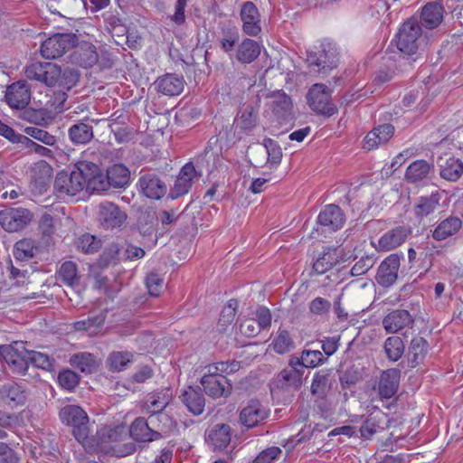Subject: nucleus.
<instances>
[{"instance_id":"1","label":"nucleus","mask_w":463,"mask_h":463,"mask_svg":"<svg viewBox=\"0 0 463 463\" xmlns=\"http://www.w3.org/2000/svg\"><path fill=\"white\" fill-rule=\"evenodd\" d=\"M90 169L87 163L80 161L75 165V168L70 174L67 172L58 173L53 186L59 196H74L81 192L86 185L84 171L88 172Z\"/></svg>"},{"instance_id":"2","label":"nucleus","mask_w":463,"mask_h":463,"mask_svg":"<svg viewBox=\"0 0 463 463\" xmlns=\"http://www.w3.org/2000/svg\"><path fill=\"white\" fill-rule=\"evenodd\" d=\"M61 422L71 428L74 438L83 444L89 435V416L80 406L69 404L62 407L59 412Z\"/></svg>"},{"instance_id":"3","label":"nucleus","mask_w":463,"mask_h":463,"mask_svg":"<svg viewBox=\"0 0 463 463\" xmlns=\"http://www.w3.org/2000/svg\"><path fill=\"white\" fill-rule=\"evenodd\" d=\"M338 62L337 53L330 43H322L317 51H308L307 63L311 73L326 76Z\"/></svg>"},{"instance_id":"4","label":"nucleus","mask_w":463,"mask_h":463,"mask_svg":"<svg viewBox=\"0 0 463 463\" xmlns=\"http://www.w3.org/2000/svg\"><path fill=\"white\" fill-rule=\"evenodd\" d=\"M307 104L317 114L330 117L337 111L331 101V90L323 83L313 84L307 94Z\"/></svg>"},{"instance_id":"5","label":"nucleus","mask_w":463,"mask_h":463,"mask_svg":"<svg viewBox=\"0 0 463 463\" xmlns=\"http://www.w3.org/2000/svg\"><path fill=\"white\" fill-rule=\"evenodd\" d=\"M421 36V26L414 17L403 23L397 34V47L404 54L416 53Z\"/></svg>"},{"instance_id":"6","label":"nucleus","mask_w":463,"mask_h":463,"mask_svg":"<svg viewBox=\"0 0 463 463\" xmlns=\"http://www.w3.org/2000/svg\"><path fill=\"white\" fill-rule=\"evenodd\" d=\"M77 36L72 33H55L41 45V54L48 60L58 59L75 47Z\"/></svg>"},{"instance_id":"7","label":"nucleus","mask_w":463,"mask_h":463,"mask_svg":"<svg viewBox=\"0 0 463 463\" xmlns=\"http://www.w3.org/2000/svg\"><path fill=\"white\" fill-rule=\"evenodd\" d=\"M33 220V213L25 208H6L0 211V225L8 232L24 229Z\"/></svg>"},{"instance_id":"8","label":"nucleus","mask_w":463,"mask_h":463,"mask_svg":"<svg viewBox=\"0 0 463 463\" xmlns=\"http://www.w3.org/2000/svg\"><path fill=\"white\" fill-rule=\"evenodd\" d=\"M98 221L106 230L118 229L126 222L128 215L120 207L111 202H103L99 204Z\"/></svg>"},{"instance_id":"9","label":"nucleus","mask_w":463,"mask_h":463,"mask_svg":"<svg viewBox=\"0 0 463 463\" xmlns=\"http://www.w3.org/2000/svg\"><path fill=\"white\" fill-rule=\"evenodd\" d=\"M25 76L29 80L41 81L54 87L60 76V67L52 62H34L25 68Z\"/></svg>"},{"instance_id":"10","label":"nucleus","mask_w":463,"mask_h":463,"mask_svg":"<svg viewBox=\"0 0 463 463\" xmlns=\"http://www.w3.org/2000/svg\"><path fill=\"white\" fill-rule=\"evenodd\" d=\"M201 384L205 393L213 398L228 397L232 391V385L230 381L221 373H205L201 379Z\"/></svg>"},{"instance_id":"11","label":"nucleus","mask_w":463,"mask_h":463,"mask_svg":"<svg viewBox=\"0 0 463 463\" xmlns=\"http://www.w3.org/2000/svg\"><path fill=\"white\" fill-rule=\"evenodd\" d=\"M304 373L298 369L284 368L274 379L271 386V394H279L282 391H298L303 383Z\"/></svg>"},{"instance_id":"12","label":"nucleus","mask_w":463,"mask_h":463,"mask_svg":"<svg viewBox=\"0 0 463 463\" xmlns=\"http://www.w3.org/2000/svg\"><path fill=\"white\" fill-rule=\"evenodd\" d=\"M345 222L343 210L336 204H328L319 213L317 225L322 232H336Z\"/></svg>"},{"instance_id":"13","label":"nucleus","mask_w":463,"mask_h":463,"mask_svg":"<svg viewBox=\"0 0 463 463\" xmlns=\"http://www.w3.org/2000/svg\"><path fill=\"white\" fill-rule=\"evenodd\" d=\"M200 175L197 174L193 163L185 164L180 170L174 186L170 190V196L176 199L186 194L192 188L194 183L198 181Z\"/></svg>"},{"instance_id":"14","label":"nucleus","mask_w":463,"mask_h":463,"mask_svg":"<svg viewBox=\"0 0 463 463\" xmlns=\"http://www.w3.org/2000/svg\"><path fill=\"white\" fill-rule=\"evenodd\" d=\"M401 264V256L397 253H392L386 257L380 264L375 279L377 283L388 288L392 286L398 278V270Z\"/></svg>"},{"instance_id":"15","label":"nucleus","mask_w":463,"mask_h":463,"mask_svg":"<svg viewBox=\"0 0 463 463\" xmlns=\"http://www.w3.org/2000/svg\"><path fill=\"white\" fill-rule=\"evenodd\" d=\"M5 102L12 108L23 109L31 100V90L24 80H18L6 88L5 94Z\"/></svg>"},{"instance_id":"16","label":"nucleus","mask_w":463,"mask_h":463,"mask_svg":"<svg viewBox=\"0 0 463 463\" xmlns=\"http://www.w3.org/2000/svg\"><path fill=\"white\" fill-rule=\"evenodd\" d=\"M411 233L410 226H396L385 233H383L378 240L375 246L377 250L389 251L401 246Z\"/></svg>"},{"instance_id":"17","label":"nucleus","mask_w":463,"mask_h":463,"mask_svg":"<svg viewBox=\"0 0 463 463\" xmlns=\"http://www.w3.org/2000/svg\"><path fill=\"white\" fill-rule=\"evenodd\" d=\"M99 120L85 118L72 124L68 129L70 141L74 146H85L94 138L93 123L97 124Z\"/></svg>"},{"instance_id":"18","label":"nucleus","mask_w":463,"mask_h":463,"mask_svg":"<svg viewBox=\"0 0 463 463\" xmlns=\"http://www.w3.org/2000/svg\"><path fill=\"white\" fill-rule=\"evenodd\" d=\"M27 400L26 389L14 382H9L0 386V403L9 408L24 405Z\"/></svg>"},{"instance_id":"19","label":"nucleus","mask_w":463,"mask_h":463,"mask_svg":"<svg viewBox=\"0 0 463 463\" xmlns=\"http://www.w3.org/2000/svg\"><path fill=\"white\" fill-rule=\"evenodd\" d=\"M437 165L440 177L447 181L456 182L463 175L462 160L449 154L439 156Z\"/></svg>"},{"instance_id":"20","label":"nucleus","mask_w":463,"mask_h":463,"mask_svg":"<svg viewBox=\"0 0 463 463\" xmlns=\"http://www.w3.org/2000/svg\"><path fill=\"white\" fill-rule=\"evenodd\" d=\"M141 193L150 199L158 200L166 193V185L158 175L153 173L142 175L138 180Z\"/></svg>"},{"instance_id":"21","label":"nucleus","mask_w":463,"mask_h":463,"mask_svg":"<svg viewBox=\"0 0 463 463\" xmlns=\"http://www.w3.org/2000/svg\"><path fill=\"white\" fill-rule=\"evenodd\" d=\"M268 416L269 411L259 401L252 400L241 411L240 422L247 428H253Z\"/></svg>"},{"instance_id":"22","label":"nucleus","mask_w":463,"mask_h":463,"mask_svg":"<svg viewBox=\"0 0 463 463\" xmlns=\"http://www.w3.org/2000/svg\"><path fill=\"white\" fill-rule=\"evenodd\" d=\"M401 371L391 368L383 371L378 382V393L382 400L390 399L395 395L400 383Z\"/></svg>"},{"instance_id":"23","label":"nucleus","mask_w":463,"mask_h":463,"mask_svg":"<svg viewBox=\"0 0 463 463\" xmlns=\"http://www.w3.org/2000/svg\"><path fill=\"white\" fill-rule=\"evenodd\" d=\"M241 17L243 22V32L250 36L258 35L260 31V18L257 6L252 2H245L241 9Z\"/></svg>"},{"instance_id":"24","label":"nucleus","mask_w":463,"mask_h":463,"mask_svg":"<svg viewBox=\"0 0 463 463\" xmlns=\"http://www.w3.org/2000/svg\"><path fill=\"white\" fill-rule=\"evenodd\" d=\"M184 84V77L174 73H166L157 78L154 83L157 92L169 97L181 94Z\"/></svg>"},{"instance_id":"25","label":"nucleus","mask_w":463,"mask_h":463,"mask_svg":"<svg viewBox=\"0 0 463 463\" xmlns=\"http://www.w3.org/2000/svg\"><path fill=\"white\" fill-rule=\"evenodd\" d=\"M129 432L131 437L138 442L154 441L162 438V434L154 430L148 419L144 417H138L132 422Z\"/></svg>"},{"instance_id":"26","label":"nucleus","mask_w":463,"mask_h":463,"mask_svg":"<svg viewBox=\"0 0 463 463\" xmlns=\"http://www.w3.org/2000/svg\"><path fill=\"white\" fill-rule=\"evenodd\" d=\"M386 413L375 408L364 421L360 428L361 436L370 439L373 435L385 430L388 427Z\"/></svg>"},{"instance_id":"27","label":"nucleus","mask_w":463,"mask_h":463,"mask_svg":"<svg viewBox=\"0 0 463 463\" xmlns=\"http://www.w3.org/2000/svg\"><path fill=\"white\" fill-rule=\"evenodd\" d=\"M413 318L409 311L396 309L384 317L383 326L389 334H394L413 324Z\"/></svg>"},{"instance_id":"28","label":"nucleus","mask_w":463,"mask_h":463,"mask_svg":"<svg viewBox=\"0 0 463 463\" xmlns=\"http://www.w3.org/2000/svg\"><path fill=\"white\" fill-rule=\"evenodd\" d=\"M170 397L168 390H162L148 394L140 405L141 412L148 414V416L162 412L168 405Z\"/></svg>"},{"instance_id":"29","label":"nucleus","mask_w":463,"mask_h":463,"mask_svg":"<svg viewBox=\"0 0 463 463\" xmlns=\"http://www.w3.org/2000/svg\"><path fill=\"white\" fill-rule=\"evenodd\" d=\"M90 166V170L84 171V179L86 180L85 188L91 192H101L108 190L110 186L107 175L101 173L99 165L92 162L83 161Z\"/></svg>"},{"instance_id":"30","label":"nucleus","mask_w":463,"mask_h":463,"mask_svg":"<svg viewBox=\"0 0 463 463\" xmlns=\"http://www.w3.org/2000/svg\"><path fill=\"white\" fill-rule=\"evenodd\" d=\"M98 59L96 47L89 43L77 46L71 55V62L83 68L92 67L97 63Z\"/></svg>"},{"instance_id":"31","label":"nucleus","mask_w":463,"mask_h":463,"mask_svg":"<svg viewBox=\"0 0 463 463\" xmlns=\"http://www.w3.org/2000/svg\"><path fill=\"white\" fill-rule=\"evenodd\" d=\"M69 363L73 368L86 374L96 372L99 366L97 356L89 352H80L72 354Z\"/></svg>"},{"instance_id":"32","label":"nucleus","mask_w":463,"mask_h":463,"mask_svg":"<svg viewBox=\"0 0 463 463\" xmlns=\"http://www.w3.org/2000/svg\"><path fill=\"white\" fill-rule=\"evenodd\" d=\"M393 133L394 127L391 124H383L374 128L364 138V148L371 150L379 145L385 144Z\"/></svg>"},{"instance_id":"33","label":"nucleus","mask_w":463,"mask_h":463,"mask_svg":"<svg viewBox=\"0 0 463 463\" xmlns=\"http://www.w3.org/2000/svg\"><path fill=\"white\" fill-rule=\"evenodd\" d=\"M272 113L279 122H287L292 118V101L284 92H278L273 96Z\"/></svg>"},{"instance_id":"34","label":"nucleus","mask_w":463,"mask_h":463,"mask_svg":"<svg viewBox=\"0 0 463 463\" xmlns=\"http://www.w3.org/2000/svg\"><path fill=\"white\" fill-rule=\"evenodd\" d=\"M183 403L194 415H200L203 412L205 399L200 388L188 387L180 396Z\"/></svg>"},{"instance_id":"35","label":"nucleus","mask_w":463,"mask_h":463,"mask_svg":"<svg viewBox=\"0 0 463 463\" xmlns=\"http://www.w3.org/2000/svg\"><path fill=\"white\" fill-rule=\"evenodd\" d=\"M443 19V7L439 3H429L421 11L420 23L427 29L438 27Z\"/></svg>"},{"instance_id":"36","label":"nucleus","mask_w":463,"mask_h":463,"mask_svg":"<svg viewBox=\"0 0 463 463\" xmlns=\"http://www.w3.org/2000/svg\"><path fill=\"white\" fill-rule=\"evenodd\" d=\"M260 45L254 40L246 38L239 44L236 59L241 63H251L260 54Z\"/></svg>"},{"instance_id":"37","label":"nucleus","mask_w":463,"mask_h":463,"mask_svg":"<svg viewBox=\"0 0 463 463\" xmlns=\"http://www.w3.org/2000/svg\"><path fill=\"white\" fill-rule=\"evenodd\" d=\"M257 153H260L262 157V159L257 161V163H261L265 156H267V162L272 165H278L281 162L282 150L279 145L269 137L263 139L262 146L257 148Z\"/></svg>"},{"instance_id":"38","label":"nucleus","mask_w":463,"mask_h":463,"mask_svg":"<svg viewBox=\"0 0 463 463\" xmlns=\"http://www.w3.org/2000/svg\"><path fill=\"white\" fill-rule=\"evenodd\" d=\"M231 427L227 424H216L208 434V441L214 449H223L231 442Z\"/></svg>"},{"instance_id":"39","label":"nucleus","mask_w":463,"mask_h":463,"mask_svg":"<svg viewBox=\"0 0 463 463\" xmlns=\"http://www.w3.org/2000/svg\"><path fill=\"white\" fill-rule=\"evenodd\" d=\"M440 195L438 192L427 196H420L414 205V214L417 219H422L432 213L439 203Z\"/></svg>"},{"instance_id":"40","label":"nucleus","mask_w":463,"mask_h":463,"mask_svg":"<svg viewBox=\"0 0 463 463\" xmlns=\"http://www.w3.org/2000/svg\"><path fill=\"white\" fill-rule=\"evenodd\" d=\"M462 222L458 217L450 216L439 223L432 233L436 241H443L457 233L461 228Z\"/></svg>"},{"instance_id":"41","label":"nucleus","mask_w":463,"mask_h":463,"mask_svg":"<svg viewBox=\"0 0 463 463\" xmlns=\"http://www.w3.org/2000/svg\"><path fill=\"white\" fill-rule=\"evenodd\" d=\"M107 178L109 186L123 188L129 183L130 172L124 165L115 164L107 170Z\"/></svg>"},{"instance_id":"42","label":"nucleus","mask_w":463,"mask_h":463,"mask_svg":"<svg viewBox=\"0 0 463 463\" xmlns=\"http://www.w3.org/2000/svg\"><path fill=\"white\" fill-rule=\"evenodd\" d=\"M331 388V371L322 369L317 371L313 377L310 391L313 395L323 398Z\"/></svg>"},{"instance_id":"43","label":"nucleus","mask_w":463,"mask_h":463,"mask_svg":"<svg viewBox=\"0 0 463 463\" xmlns=\"http://www.w3.org/2000/svg\"><path fill=\"white\" fill-rule=\"evenodd\" d=\"M431 167L425 160H416L407 167L405 178L412 184L420 182L428 177Z\"/></svg>"},{"instance_id":"44","label":"nucleus","mask_w":463,"mask_h":463,"mask_svg":"<svg viewBox=\"0 0 463 463\" xmlns=\"http://www.w3.org/2000/svg\"><path fill=\"white\" fill-rule=\"evenodd\" d=\"M258 110L250 104H245L236 118L237 127L243 131H250L257 125Z\"/></svg>"},{"instance_id":"45","label":"nucleus","mask_w":463,"mask_h":463,"mask_svg":"<svg viewBox=\"0 0 463 463\" xmlns=\"http://www.w3.org/2000/svg\"><path fill=\"white\" fill-rule=\"evenodd\" d=\"M363 377L364 368L360 364L351 363L341 372L339 381L343 388H349L362 381Z\"/></svg>"},{"instance_id":"46","label":"nucleus","mask_w":463,"mask_h":463,"mask_svg":"<svg viewBox=\"0 0 463 463\" xmlns=\"http://www.w3.org/2000/svg\"><path fill=\"white\" fill-rule=\"evenodd\" d=\"M29 354V351L25 348L23 342H14L12 345H0V357L3 358L6 364L11 363L12 360H18Z\"/></svg>"},{"instance_id":"47","label":"nucleus","mask_w":463,"mask_h":463,"mask_svg":"<svg viewBox=\"0 0 463 463\" xmlns=\"http://www.w3.org/2000/svg\"><path fill=\"white\" fill-rule=\"evenodd\" d=\"M14 144L17 145L21 149L26 150L27 153L33 152L43 157L52 156V151L51 149L35 143L25 135L20 134Z\"/></svg>"},{"instance_id":"48","label":"nucleus","mask_w":463,"mask_h":463,"mask_svg":"<svg viewBox=\"0 0 463 463\" xmlns=\"http://www.w3.org/2000/svg\"><path fill=\"white\" fill-rule=\"evenodd\" d=\"M129 352H112L107 358V366L111 372H121L132 362Z\"/></svg>"},{"instance_id":"49","label":"nucleus","mask_w":463,"mask_h":463,"mask_svg":"<svg viewBox=\"0 0 463 463\" xmlns=\"http://www.w3.org/2000/svg\"><path fill=\"white\" fill-rule=\"evenodd\" d=\"M80 74L77 71L70 68L61 70L60 67V76H58L57 83L54 87H57L60 91L65 94L66 90H71L76 83L79 81Z\"/></svg>"},{"instance_id":"50","label":"nucleus","mask_w":463,"mask_h":463,"mask_svg":"<svg viewBox=\"0 0 463 463\" xmlns=\"http://www.w3.org/2000/svg\"><path fill=\"white\" fill-rule=\"evenodd\" d=\"M106 310H101L99 313L89 316L86 319H82L74 323V328L78 331H90L95 332L101 327L106 319Z\"/></svg>"},{"instance_id":"51","label":"nucleus","mask_w":463,"mask_h":463,"mask_svg":"<svg viewBox=\"0 0 463 463\" xmlns=\"http://www.w3.org/2000/svg\"><path fill=\"white\" fill-rule=\"evenodd\" d=\"M428 346V342L421 336H416L411 340L409 354L411 355V362L413 366L424 359Z\"/></svg>"},{"instance_id":"52","label":"nucleus","mask_w":463,"mask_h":463,"mask_svg":"<svg viewBox=\"0 0 463 463\" xmlns=\"http://www.w3.org/2000/svg\"><path fill=\"white\" fill-rule=\"evenodd\" d=\"M148 420L152 427L156 428V430H158L160 433L171 432L176 427L174 420L163 411L148 416Z\"/></svg>"},{"instance_id":"53","label":"nucleus","mask_w":463,"mask_h":463,"mask_svg":"<svg viewBox=\"0 0 463 463\" xmlns=\"http://www.w3.org/2000/svg\"><path fill=\"white\" fill-rule=\"evenodd\" d=\"M383 348L388 359L396 362L404 352V344L401 337L390 336L385 340Z\"/></svg>"},{"instance_id":"54","label":"nucleus","mask_w":463,"mask_h":463,"mask_svg":"<svg viewBox=\"0 0 463 463\" xmlns=\"http://www.w3.org/2000/svg\"><path fill=\"white\" fill-rule=\"evenodd\" d=\"M337 262L335 250L328 249L314 262L313 269L317 274H324L331 269Z\"/></svg>"},{"instance_id":"55","label":"nucleus","mask_w":463,"mask_h":463,"mask_svg":"<svg viewBox=\"0 0 463 463\" xmlns=\"http://www.w3.org/2000/svg\"><path fill=\"white\" fill-rule=\"evenodd\" d=\"M24 132L28 137H32L45 146H52L57 142L55 136L36 126L26 127L24 128Z\"/></svg>"},{"instance_id":"56","label":"nucleus","mask_w":463,"mask_h":463,"mask_svg":"<svg viewBox=\"0 0 463 463\" xmlns=\"http://www.w3.org/2000/svg\"><path fill=\"white\" fill-rule=\"evenodd\" d=\"M37 249L31 239H24L15 243L14 255L19 260L31 259L34 256Z\"/></svg>"},{"instance_id":"57","label":"nucleus","mask_w":463,"mask_h":463,"mask_svg":"<svg viewBox=\"0 0 463 463\" xmlns=\"http://www.w3.org/2000/svg\"><path fill=\"white\" fill-rule=\"evenodd\" d=\"M21 418L17 413L0 411V439L7 437V430H13L20 425Z\"/></svg>"},{"instance_id":"58","label":"nucleus","mask_w":463,"mask_h":463,"mask_svg":"<svg viewBox=\"0 0 463 463\" xmlns=\"http://www.w3.org/2000/svg\"><path fill=\"white\" fill-rule=\"evenodd\" d=\"M30 364L33 366L43 369L45 371L52 372L54 370L55 360L54 358L49 356L46 354L36 352V351H29Z\"/></svg>"},{"instance_id":"59","label":"nucleus","mask_w":463,"mask_h":463,"mask_svg":"<svg viewBox=\"0 0 463 463\" xmlns=\"http://www.w3.org/2000/svg\"><path fill=\"white\" fill-rule=\"evenodd\" d=\"M237 307L238 302L236 299H230L227 305L223 307L218 320L220 330H225L233 322Z\"/></svg>"},{"instance_id":"60","label":"nucleus","mask_w":463,"mask_h":463,"mask_svg":"<svg viewBox=\"0 0 463 463\" xmlns=\"http://www.w3.org/2000/svg\"><path fill=\"white\" fill-rule=\"evenodd\" d=\"M58 275L62 282L68 285H73L79 279L77 264L71 260L63 262L59 269Z\"/></svg>"},{"instance_id":"61","label":"nucleus","mask_w":463,"mask_h":463,"mask_svg":"<svg viewBox=\"0 0 463 463\" xmlns=\"http://www.w3.org/2000/svg\"><path fill=\"white\" fill-rule=\"evenodd\" d=\"M272 345L277 354H283L293 347L294 343L289 333L286 330H281L273 340Z\"/></svg>"},{"instance_id":"62","label":"nucleus","mask_w":463,"mask_h":463,"mask_svg":"<svg viewBox=\"0 0 463 463\" xmlns=\"http://www.w3.org/2000/svg\"><path fill=\"white\" fill-rule=\"evenodd\" d=\"M39 231L45 243H49L52 236L55 233V224L53 217L49 213L42 215L39 222Z\"/></svg>"},{"instance_id":"63","label":"nucleus","mask_w":463,"mask_h":463,"mask_svg":"<svg viewBox=\"0 0 463 463\" xmlns=\"http://www.w3.org/2000/svg\"><path fill=\"white\" fill-rule=\"evenodd\" d=\"M302 360L307 368L317 367L327 361V357L319 350L304 349L302 351Z\"/></svg>"},{"instance_id":"64","label":"nucleus","mask_w":463,"mask_h":463,"mask_svg":"<svg viewBox=\"0 0 463 463\" xmlns=\"http://www.w3.org/2000/svg\"><path fill=\"white\" fill-rule=\"evenodd\" d=\"M58 382L63 389L72 391L79 384L80 376L74 371L66 369L59 373Z\"/></svg>"}]
</instances>
